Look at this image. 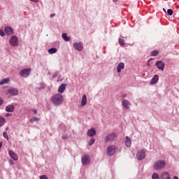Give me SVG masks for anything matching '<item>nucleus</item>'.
Here are the masks:
<instances>
[{"mask_svg":"<svg viewBox=\"0 0 179 179\" xmlns=\"http://www.w3.org/2000/svg\"><path fill=\"white\" fill-rule=\"evenodd\" d=\"M51 101L54 106H59L64 101V96L61 94H56L51 97Z\"/></svg>","mask_w":179,"mask_h":179,"instance_id":"1","label":"nucleus"},{"mask_svg":"<svg viewBox=\"0 0 179 179\" xmlns=\"http://www.w3.org/2000/svg\"><path fill=\"white\" fill-rule=\"evenodd\" d=\"M166 167V161L159 159L155 162L153 165L154 170H162Z\"/></svg>","mask_w":179,"mask_h":179,"instance_id":"2","label":"nucleus"},{"mask_svg":"<svg viewBox=\"0 0 179 179\" xmlns=\"http://www.w3.org/2000/svg\"><path fill=\"white\" fill-rule=\"evenodd\" d=\"M30 73H31V68L23 69L20 71V75L21 78H29Z\"/></svg>","mask_w":179,"mask_h":179,"instance_id":"3","label":"nucleus"},{"mask_svg":"<svg viewBox=\"0 0 179 179\" xmlns=\"http://www.w3.org/2000/svg\"><path fill=\"white\" fill-rule=\"evenodd\" d=\"M115 139H117V134L115 133L109 134L104 138L106 143H108V142H114Z\"/></svg>","mask_w":179,"mask_h":179,"instance_id":"4","label":"nucleus"},{"mask_svg":"<svg viewBox=\"0 0 179 179\" xmlns=\"http://www.w3.org/2000/svg\"><path fill=\"white\" fill-rule=\"evenodd\" d=\"M9 43L13 47H17L19 45V39L15 35L12 36L10 38Z\"/></svg>","mask_w":179,"mask_h":179,"instance_id":"5","label":"nucleus"},{"mask_svg":"<svg viewBox=\"0 0 179 179\" xmlns=\"http://www.w3.org/2000/svg\"><path fill=\"white\" fill-rule=\"evenodd\" d=\"M83 166H87L90 163V155H85L81 157Z\"/></svg>","mask_w":179,"mask_h":179,"instance_id":"6","label":"nucleus"},{"mask_svg":"<svg viewBox=\"0 0 179 179\" xmlns=\"http://www.w3.org/2000/svg\"><path fill=\"white\" fill-rule=\"evenodd\" d=\"M136 157L138 160H143L146 157V152L145 150H140L136 153Z\"/></svg>","mask_w":179,"mask_h":179,"instance_id":"7","label":"nucleus"},{"mask_svg":"<svg viewBox=\"0 0 179 179\" xmlns=\"http://www.w3.org/2000/svg\"><path fill=\"white\" fill-rule=\"evenodd\" d=\"M74 50L76 51H83V43L81 42H76L73 44Z\"/></svg>","mask_w":179,"mask_h":179,"instance_id":"8","label":"nucleus"},{"mask_svg":"<svg viewBox=\"0 0 179 179\" xmlns=\"http://www.w3.org/2000/svg\"><path fill=\"white\" fill-rule=\"evenodd\" d=\"M115 153V146L114 145H109L107 148V155L108 156H113Z\"/></svg>","mask_w":179,"mask_h":179,"instance_id":"9","label":"nucleus"},{"mask_svg":"<svg viewBox=\"0 0 179 179\" xmlns=\"http://www.w3.org/2000/svg\"><path fill=\"white\" fill-rule=\"evenodd\" d=\"M155 66H157V69L159 71H164V62L163 61H157L155 63Z\"/></svg>","mask_w":179,"mask_h":179,"instance_id":"10","label":"nucleus"},{"mask_svg":"<svg viewBox=\"0 0 179 179\" xmlns=\"http://www.w3.org/2000/svg\"><path fill=\"white\" fill-rule=\"evenodd\" d=\"M7 92L11 96H17V94H19V91L17 90V89L13 87L8 89Z\"/></svg>","mask_w":179,"mask_h":179,"instance_id":"11","label":"nucleus"},{"mask_svg":"<svg viewBox=\"0 0 179 179\" xmlns=\"http://www.w3.org/2000/svg\"><path fill=\"white\" fill-rule=\"evenodd\" d=\"M122 106L125 110H128L129 108V106H131V102L127 99H123L122 101Z\"/></svg>","mask_w":179,"mask_h":179,"instance_id":"12","label":"nucleus"},{"mask_svg":"<svg viewBox=\"0 0 179 179\" xmlns=\"http://www.w3.org/2000/svg\"><path fill=\"white\" fill-rule=\"evenodd\" d=\"M4 31L7 36H12V34H13V28L10 27H6Z\"/></svg>","mask_w":179,"mask_h":179,"instance_id":"13","label":"nucleus"},{"mask_svg":"<svg viewBox=\"0 0 179 179\" xmlns=\"http://www.w3.org/2000/svg\"><path fill=\"white\" fill-rule=\"evenodd\" d=\"M159 82V76L157 74H155L153 78L151 79L150 82V85L153 86V85H156Z\"/></svg>","mask_w":179,"mask_h":179,"instance_id":"14","label":"nucleus"},{"mask_svg":"<svg viewBox=\"0 0 179 179\" xmlns=\"http://www.w3.org/2000/svg\"><path fill=\"white\" fill-rule=\"evenodd\" d=\"M96 129L94 128H91L90 129H88L87 135V136H94V135H96Z\"/></svg>","mask_w":179,"mask_h":179,"instance_id":"15","label":"nucleus"},{"mask_svg":"<svg viewBox=\"0 0 179 179\" xmlns=\"http://www.w3.org/2000/svg\"><path fill=\"white\" fill-rule=\"evenodd\" d=\"M6 113H13L15 111V106L13 104L6 106Z\"/></svg>","mask_w":179,"mask_h":179,"instance_id":"16","label":"nucleus"},{"mask_svg":"<svg viewBox=\"0 0 179 179\" xmlns=\"http://www.w3.org/2000/svg\"><path fill=\"white\" fill-rule=\"evenodd\" d=\"M124 68H125V64H124V62L119 63L117 67V73H120L122 69H124Z\"/></svg>","mask_w":179,"mask_h":179,"instance_id":"17","label":"nucleus"},{"mask_svg":"<svg viewBox=\"0 0 179 179\" xmlns=\"http://www.w3.org/2000/svg\"><path fill=\"white\" fill-rule=\"evenodd\" d=\"M8 155L11 159H13V160H17L19 159V157H17V155L15 153V152L10 150L8 152Z\"/></svg>","mask_w":179,"mask_h":179,"instance_id":"18","label":"nucleus"},{"mask_svg":"<svg viewBox=\"0 0 179 179\" xmlns=\"http://www.w3.org/2000/svg\"><path fill=\"white\" fill-rule=\"evenodd\" d=\"M66 89V85L65 84H62L59 88H58V92L61 94L65 92V90Z\"/></svg>","mask_w":179,"mask_h":179,"instance_id":"19","label":"nucleus"},{"mask_svg":"<svg viewBox=\"0 0 179 179\" xmlns=\"http://www.w3.org/2000/svg\"><path fill=\"white\" fill-rule=\"evenodd\" d=\"M124 143L127 148H131V145H132V142L131 141V138H129V136H126Z\"/></svg>","mask_w":179,"mask_h":179,"instance_id":"20","label":"nucleus"},{"mask_svg":"<svg viewBox=\"0 0 179 179\" xmlns=\"http://www.w3.org/2000/svg\"><path fill=\"white\" fill-rule=\"evenodd\" d=\"M45 87V84L41 83L36 85V89L37 90H43Z\"/></svg>","mask_w":179,"mask_h":179,"instance_id":"21","label":"nucleus"},{"mask_svg":"<svg viewBox=\"0 0 179 179\" xmlns=\"http://www.w3.org/2000/svg\"><path fill=\"white\" fill-rule=\"evenodd\" d=\"M87 103V98L86 97V95H83L81 99L82 107H84V106Z\"/></svg>","mask_w":179,"mask_h":179,"instance_id":"22","label":"nucleus"},{"mask_svg":"<svg viewBox=\"0 0 179 179\" xmlns=\"http://www.w3.org/2000/svg\"><path fill=\"white\" fill-rule=\"evenodd\" d=\"M62 37L63 40H64V41H69V40H71V38L68 36L66 33L62 34Z\"/></svg>","mask_w":179,"mask_h":179,"instance_id":"23","label":"nucleus"},{"mask_svg":"<svg viewBox=\"0 0 179 179\" xmlns=\"http://www.w3.org/2000/svg\"><path fill=\"white\" fill-rule=\"evenodd\" d=\"M10 79L9 78H4L1 81H0V85H6V83H9Z\"/></svg>","mask_w":179,"mask_h":179,"instance_id":"24","label":"nucleus"},{"mask_svg":"<svg viewBox=\"0 0 179 179\" xmlns=\"http://www.w3.org/2000/svg\"><path fill=\"white\" fill-rule=\"evenodd\" d=\"M29 121L31 124H33L34 122H37V121H40V118L37 117H33L32 118L30 119Z\"/></svg>","mask_w":179,"mask_h":179,"instance_id":"25","label":"nucleus"},{"mask_svg":"<svg viewBox=\"0 0 179 179\" xmlns=\"http://www.w3.org/2000/svg\"><path fill=\"white\" fill-rule=\"evenodd\" d=\"M5 121L6 120L2 116H0V128L5 125Z\"/></svg>","mask_w":179,"mask_h":179,"instance_id":"26","label":"nucleus"},{"mask_svg":"<svg viewBox=\"0 0 179 179\" xmlns=\"http://www.w3.org/2000/svg\"><path fill=\"white\" fill-rule=\"evenodd\" d=\"M57 48H50L48 52L50 53V54H55V52H57Z\"/></svg>","mask_w":179,"mask_h":179,"instance_id":"27","label":"nucleus"},{"mask_svg":"<svg viewBox=\"0 0 179 179\" xmlns=\"http://www.w3.org/2000/svg\"><path fill=\"white\" fill-rule=\"evenodd\" d=\"M151 57H157L159 55V51L158 50H153L150 53Z\"/></svg>","mask_w":179,"mask_h":179,"instance_id":"28","label":"nucleus"},{"mask_svg":"<svg viewBox=\"0 0 179 179\" xmlns=\"http://www.w3.org/2000/svg\"><path fill=\"white\" fill-rule=\"evenodd\" d=\"M119 44L122 47H124V45H125V41L121 38H119Z\"/></svg>","mask_w":179,"mask_h":179,"instance_id":"29","label":"nucleus"},{"mask_svg":"<svg viewBox=\"0 0 179 179\" xmlns=\"http://www.w3.org/2000/svg\"><path fill=\"white\" fill-rule=\"evenodd\" d=\"M166 13L169 16H173V9H171V8L168 9Z\"/></svg>","mask_w":179,"mask_h":179,"instance_id":"30","label":"nucleus"},{"mask_svg":"<svg viewBox=\"0 0 179 179\" xmlns=\"http://www.w3.org/2000/svg\"><path fill=\"white\" fill-rule=\"evenodd\" d=\"M3 136L5 138V139H7V141L9 140V136H8V133H6V131L3 132Z\"/></svg>","mask_w":179,"mask_h":179,"instance_id":"31","label":"nucleus"},{"mask_svg":"<svg viewBox=\"0 0 179 179\" xmlns=\"http://www.w3.org/2000/svg\"><path fill=\"white\" fill-rule=\"evenodd\" d=\"M94 142H96V139L92 138L89 142V146H92L94 143Z\"/></svg>","mask_w":179,"mask_h":179,"instance_id":"32","label":"nucleus"},{"mask_svg":"<svg viewBox=\"0 0 179 179\" xmlns=\"http://www.w3.org/2000/svg\"><path fill=\"white\" fill-rule=\"evenodd\" d=\"M152 179H159V174L157 173H153L152 176Z\"/></svg>","mask_w":179,"mask_h":179,"instance_id":"33","label":"nucleus"},{"mask_svg":"<svg viewBox=\"0 0 179 179\" xmlns=\"http://www.w3.org/2000/svg\"><path fill=\"white\" fill-rule=\"evenodd\" d=\"M0 36H1V37H3V36H5V31H3V30L0 29Z\"/></svg>","mask_w":179,"mask_h":179,"instance_id":"34","label":"nucleus"},{"mask_svg":"<svg viewBox=\"0 0 179 179\" xmlns=\"http://www.w3.org/2000/svg\"><path fill=\"white\" fill-rule=\"evenodd\" d=\"M58 76V71L55 72L53 76H52V79H55V78H57V76Z\"/></svg>","mask_w":179,"mask_h":179,"instance_id":"35","label":"nucleus"},{"mask_svg":"<svg viewBox=\"0 0 179 179\" xmlns=\"http://www.w3.org/2000/svg\"><path fill=\"white\" fill-rule=\"evenodd\" d=\"M40 179H48V178L45 175H42L40 176Z\"/></svg>","mask_w":179,"mask_h":179,"instance_id":"36","label":"nucleus"},{"mask_svg":"<svg viewBox=\"0 0 179 179\" xmlns=\"http://www.w3.org/2000/svg\"><path fill=\"white\" fill-rule=\"evenodd\" d=\"M31 1V2H34L35 3H38L40 2V0H29Z\"/></svg>","mask_w":179,"mask_h":179,"instance_id":"37","label":"nucleus"},{"mask_svg":"<svg viewBox=\"0 0 179 179\" xmlns=\"http://www.w3.org/2000/svg\"><path fill=\"white\" fill-rule=\"evenodd\" d=\"M2 104H3V100L0 97V106H2Z\"/></svg>","mask_w":179,"mask_h":179,"instance_id":"38","label":"nucleus"},{"mask_svg":"<svg viewBox=\"0 0 179 179\" xmlns=\"http://www.w3.org/2000/svg\"><path fill=\"white\" fill-rule=\"evenodd\" d=\"M9 162H10V164H11V166H13V164H15V162H13V160H10Z\"/></svg>","mask_w":179,"mask_h":179,"instance_id":"39","label":"nucleus"},{"mask_svg":"<svg viewBox=\"0 0 179 179\" xmlns=\"http://www.w3.org/2000/svg\"><path fill=\"white\" fill-rule=\"evenodd\" d=\"M33 112H34V114H37V110L34 109V110H33Z\"/></svg>","mask_w":179,"mask_h":179,"instance_id":"40","label":"nucleus"},{"mask_svg":"<svg viewBox=\"0 0 179 179\" xmlns=\"http://www.w3.org/2000/svg\"><path fill=\"white\" fill-rule=\"evenodd\" d=\"M54 16H55V13H52V14L50 15V17H54Z\"/></svg>","mask_w":179,"mask_h":179,"instance_id":"41","label":"nucleus"},{"mask_svg":"<svg viewBox=\"0 0 179 179\" xmlns=\"http://www.w3.org/2000/svg\"><path fill=\"white\" fill-rule=\"evenodd\" d=\"M3 145V143H2V142H0V149H1V148H2V145Z\"/></svg>","mask_w":179,"mask_h":179,"instance_id":"42","label":"nucleus"},{"mask_svg":"<svg viewBox=\"0 0 179 179\" xmlns=\"http://www.w3.org/2000/svg\"><path fill=\"white\" fill-rule=\"evenodd\" d=\"M173 179H178V176H174Z\"/></svg>","mask_w":179,"mask_h":179,"instance_id":"43","label":"nucleus"},{"mask_svg":"<svg viewBox=\"0 0 179 179\" xmlns=\"http://www.w3.org/2000/svg\"><path fill=\"white\" fill-rule=\"evenodd\" d=\"M113 2H118V0H113Z\"/></svg>","mask_w":179,"mask_h":179,"instance_id":"44","label":"nucleus"},{"mask_svg":"<svg viewBox=\"0 0 179 179\" xmlns=\"http://www.w3.org/2000/svg\"><path fill=\"white\" fill-rule=\"evenodd\" d=\"M164 12H165V13H166L167 12H166V8H163Z\"/></svg>","mask_w":179,"mask_h":179,"instance_id":"45","label":"nucleus"},{"mask_svg":"<svg viewBox=\"0 0 179 179\" xmlns=\"http://www.w3.org/2000/svg\"><path fill=\"white\" fill-rule=\"evenodd\" d=\"M9 113H7L6 115V117H9Z\"/></svg>","mask_w":179,"mask_h":179,"instance_id":"46","label":"nucleus"},{"mask_svg":"<svg viewBox=\"0 0 179 179\" xmlns=\"http://www.w3.org/2000/svg\"><path fill=\"white\" fill-rule=\"evenodd\" d=\"M122 97H125V94H122Z\"/></svg>","mask_w":179,"mask_h":179,"instance_id":"47","label":"nucleus"},{"mask_svg":"<svg viewBox=\"0 0 179 179\" xmlns=\"http://www.w3.org/2000/svg\"><path fill=\"white\" fill-rule=\"evenodd\" d=\"M7 51H10V49L8 48V49H7Z\"/></svg>","mask_w":179,"mask_h":179,"instance_id":"48","label":"nucleus"}]
</instances>
